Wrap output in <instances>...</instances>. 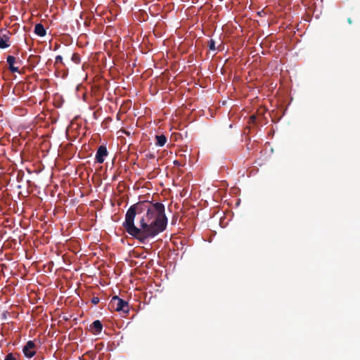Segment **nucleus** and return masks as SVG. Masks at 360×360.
Instances as JSON below:
<instances>
[{"mask_svg": "<svg viewBox=\"0 0 360 360\" xmlns=\"http://www.w3.org/2000/svg\"><path fill=\"white\" fill-rule=\"evenodd\" d=\"M347 21H348V22H349V24H351V23H352V20H351V18H349L347 19Z\"/></svg>", "mask_w": 360, "mask_h": 360, "instance_id": "obj_17", "label": "nucleus"}, {"mask_svg": "<svg viewBox=\"0 0 360 360\" xmlns=\"http://www.w3.org/2000/svg\"><path fill=\"white\" fill-rule=\"evenodd\" d=\"M110 304L117 311H122L124 314H128L129 311V306L128 302L115 295L112 297Z\"/></svg>", "mask_w": 360, "mask_h": 360, "instance_id": "obj_2", "label": "nucleus"}, {"mask_svg": "<svg viewBox=\"0 0 360 360\" xmlns=\"http://www.w3.org/2000/svg\"><path fill=\"white\" fill-rule=\"evenodd\" d=\"M35 347H36V345L33 341H32V340L28 341L22 349L24 355L27 358L33 357L36 354V351L34 349Z\"/></svg>", "mask_w": 360, "mask_h": 360, "instance_id": "obj_5", "label": "nucleus"}, {"mask_svg": "<svg viewBox=\"0 0 360 360\" xmlns=\"http://www.w3.org/2000/svg\"><path fill=\"white\" fill-rule=\"evenodd\" d=\"M155 139L157 141L156 144L159 146H163L167 142V137L163 134L156 135Z\"/></svg>", "mask_w": 360, "mask_h": 360, "instance_id": "obj_9", "label": "nucleus"}, {"mask_svg": "<svg viewBox=\"0 0 360 360\" xmlns=\"http://www.w3.org/2000/svg\"><path fill=\"white\" fill-rule=\"evenodd\" d=\"M4 360H16V358L12 353H9L6 356Z\"/></svg>", "mask_w": 360, "mask_h": 360, "instance_id": "obj_13", "label": "nucleus"}, {"mask_svg": "<svg viewBox=\"0 0 360 360\" xmlns=\"http://www.w3.org/2000/svg\"><path fill=\"white\" fill-rule=\"evenodd\" d=\"M100 302V299L98 297H93L91 298V302L94 304H97Z\"/></svg>", "mask_w": 360, "mask_h": 360, "instance_id": "obj_14", "label": "nucleus"}, {"mask_svg": "<svg viewBox=\"0 0 360 360\" xmlns=\"http://www.w3.org/2000/svg\"><path fill=\"white\" fill-rule=\"evenodd\" d=\"M174 164L175 165H177V166H179V165H180V163H179V162L178 160H175V161L174 162Z\"/></svg>", "mask_w": 360, "mask_h": 360, "instance_id": "obj_16", "label": "nucleus"}, {"mask_svg": "<svg viewBox=\"0 0 360 360\" xmlns=\"http://www.w3.org/2000/svg\"><path fill=\"white\" fill-rule=\"evenodd\" d=\"M250 120L252 122H255L257 120V117L256 115H251L250 117Z\"/></svg>", "mask_w": 360, "mask_h": 360, "instance_id": "obj_15", "label": "nucleus"}, {"mask_svg": "<svg viewBox=\"0 0 360 360\" xmlns=\"http://www.w3.org/2000/svg\"><path fill=\"white\" fill-rule=\"evenodd\" d=\"M6 61L8 64V69L12 72H20L19 67L15 66V64H21L22 60L19 58H16L13 56H8L6 58Z\"/></svg>", "mask_w": 360, "mask_h": 360, "instance_id": "obj_3", "label": "nucleus"}, {"mask_svg": "<svg viewBox=\"0 0 360 360\" xmlns=\"http://www.w3.org/2000/svg\"><path fill=\"white\" fill-rule=\"evenodd\" d=\"M10 32H7L6 34H3L0 36V48L2 49H6L10 46Z\"/></svg>", "mask_w": 360, "mask_h": 360, "instance_id": "obj_6", "label": "nucleus"}, {"mask_svg": "<svg viewBox=\"0 0 360 360\" xmlns=\"http://www.w3.org/2000/svg\"><path fill=\"white\" fill-rule=\"evenodd\" d=\"M108 152L106 146L103 145L100 146L98 148L96 153L95 159L96 162L102 164L104 162L105 158L108 156Z\"/></svg>", "mask_w": 360, "mask_h": 360, "instance_id": "obj_4", "label": "nucleus"}, {"mask_svg": "<svg viewBox=\"0 0 360 360\" xmlns=\"http://www.w3.org/2000/svg\"><path fill=\"white\" fill-rule=\"evenodd\" d=\"M161 202L139 201L127 210L122 226L129 236L145 244L166 229L167 217Z\"/></svg>", "mask_w": 360, "mask_h": 360, "instance_id": "obj_1", "label": "nucleus"}, {"mask_svg": "<svg viewBox=\"0 0 360 360\" xmlns=\"http://www.w3.org/2000/svg\"><path fill=\"white\" fill-rule=\"evenodd\" d=\"M58 63H61L62 65H64L63 62V57L61 56H57L56 57L54 65H57Z\"/></svg>", "mask_w": 360, "mask_h": 360, "instance_id": "obj_12", "label": "nucleus"}, {"mask_svg": "<svg viewBox=\"0 0 360 360\" xmlns=\"http://www.w3.org/2000/svg\"><path fill=\"white\" fill-rule=\"evenodd\" d=\"M72 61L76 64H79L81 62L80 56L78 53H73L71 58Z\"/></svg>", "mask_w": 360, "mask_h": 360, "instance_id": "obj_10", "label": "nucleus"}, {"mask_svg": "<svg viewBox=\"0 0 360 360\" xmlns=\"http://www.w3.org/2000/svg\"><path fill=\"white\" fill-rule=\"evenodd\" d=\"M34 33L39 37H44L46 32L42 24L37 23L34 27Z\"/></svg>", "mask_w": 360, "mask_h": 360, "instance_id": "obj_8", "label": "nucleus"}, {"mask_svg": "<svg viewBox=\"0 0 360 360\" xmlns=\"http://www.w3.org/2000/svg\"><path fill=\"white\" fill-rule=\"evenodd\" d=\"M207 46L209 47V49L211 51H215L216 46H215V41L213 39H210L208 41Z\"/></svg>", "mask_w": 360, "mask_h": 360, "instance_id": "obj_11", "label": "nucleus"}, {"mask_svg": "<svg viewBox=\"0 0 360 360\" xmlns=\"http://www.w3.org/2000/svg\"><path fill=\"white\" fill-rule=\"evenodd\" d=\"M91 332L94 334H98L102 331L103 325L99 320L94 321L90 326Z\"/></svg>", "mask_w": 360, "mask_h": 360, "instance_id": "obj_7", "label": "nucleus"}]
</instances>
